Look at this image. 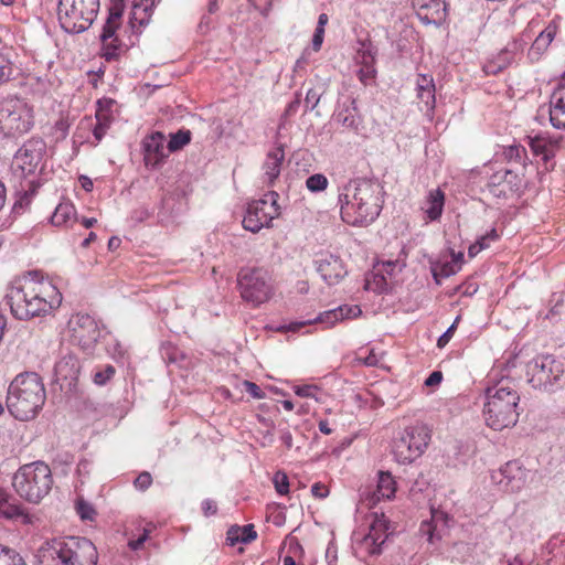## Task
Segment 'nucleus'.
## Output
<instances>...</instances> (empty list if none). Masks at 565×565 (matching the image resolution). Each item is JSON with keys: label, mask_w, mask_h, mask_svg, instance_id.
I'll list each match as a JSON object with an SVG mask.
<instances>
[{"label": "nucleus", "mask_w": 565, "mask_h": 565, "mask_svg": "<svg viewBox=\"0 0 565 565\" xmlns=\"http://www.w3.org/2000/svg\"><path fill=\"white\" fill-rule=\"evenodd\" d=\"M7 301L13 317L30 320L57 309L62 303V294L51 280L34 270L23 278L20 286L9 290Z\"/></svg>", "instance_id": "1"}, {"label": "nucleus", "mask_w": 565, "mask_h": 565, "mask_svg": "<svg viewBox=\"0 0 565 565\" xmlns=\"http://www.w3.org/2000/svg\"><path fill=\"white\" fill-rule=\"evenodd\" d=\"M384 190L376 180H351L339 195L342 220L353 226L367 225L381 213Z\"/></svg>", "instance_id": "2"}, {"label": "nucleus", "mask_w": 565, "mask_h": 565, "mask_svg": "<svg viewBox=\"0 0 565 565\" xmlns=\"http://www.w3.org/2000/svg\"><path fill=\"white\" fill-rule=\"evenodd\" d=\"M46 394L41 377L33 372L17 375L7 392L8 412L19 420L35 417L45 403Z\"/></svg>", "instance_id": "3"}, {"label": "nucleus", "mask_w": 565, "mask_h": 565, "mask_svg": "<svg viewBox=\"0 0 565 565\" xmlns=\"http://www.w3.org/2000/svg\"><path fill=\"white\" fill-rule=\"evenodd\" d=\"M38 559L40 565H96L98 553L86 537L64 536L43 543Z\"/></svg>", "instance_id": "4"}, {"label": "nucleus", "mask_w": 565, "mask_h": 565, "mask_svg": "<svg viewBox=\"0 0 565 565\" xmlns=\"http://www.w3.org/2000/svg\"><path fill=\"white\" fill-rule=\"evenodd\" d=\"M520 395L515 385L502 380L486 390L483 417L493 430H502L514 426L519 419Z\"/></svg>", "instance_id": "5"}, {"label": "nucleus", "mask_w": 565, "mask_h": 565, "mask_svg": "<svg viewBox=\"0 0 565 565\" xmlns=\"http://www.w3.org/2000/svg\"><path fill=\"white\" fill-rule=\"evenodd\" d=\"M53 483L51 468L41 460L21 466L12 478L18 495L33 504L40 503L51 492Z\"/></svg>", "instance_id": "6"}, {"label": "nucleus", "mask_w": 565, "mask_h": 565, "mask_svg": "<svg viewBox=\"0 0 565 565\" xmlns=\"http://www.w3.org/2000/svg\"><path fill=\"white\" fill-rule=\"evenodd\" d=\"M526 374L533 388L555 392L565 383V363L552 354L537 355L527 363Z\"/></svg>", "instance_id": "7"}, {"label": "nucleus", "mask_w": 565, "mask_h": 565, "mask_svg": "<svg viewBox=\"0 0 565 565\" xmlns=\"http://www.w3.org/2000/svg\"><path fill=\"white\" fill-rule=\"evenodd\" d=\"M98 10L99 0H60L58 22L65 32L78 34L93 24Z\"/></svg>", "instance_id": "8"}, {"label": "nucleus", "mask_w": 565, "mask_h": 565, "mask_svg": "<svg viewBox=\"0 0 565 565\" xmlns=\"http://www.w3.org/2000/svg\"><path fill=\"white\" fill-rule=\"evenodd\" d=\"M238 287L244 300L259 306L270 299L274 292L271 277L264 268H245L238 274Z\"/></svg>", "instance_id": "9"}, {"label": "nucleus", "mask_w": 565, "mask_h": 565, "mask_svg": "<svg viewBox=\"0 0 565 565\" xmlns=\"http://www.w3.org/2000/svg\"><path fill=\"white\" fill-rule=\"evenodd\" d=\"M430 434L425 425L406 427L393 441V455L399 463H411L420 457L428 446Z\"/></svg>", "instance_id": "10"}, {"label": "nucleus", "mask_w": 565, "mask_h": 565, "mask_svg": "<svg viewBox=\"0 0 565 565\" xmlns=\"http://www.w3.org/2000/svg\"><path fill=\"white\" fill-rule=\"evenodd\" d=\"M278 199L279 194L276 191H269L264 198L250 202L243 220L244 228L257 233L263 227H268L271 221L280 215Z\"/></svg>", "instance_id": "11"}, {"label": "nucleus", "mask_w": 565, "mask_h": 565, "mask_svg": "<svg viewBox=\"0 0 565 565\" xmlns=\"http://www.w3.org/2000/svg\"><path fill=\"white\" fill-rule=\"evenodd\" d=\"M45 153V141L42 138H31L15 152L12 167L21 177L33 175L40 169Z\"/></svg>", "instance_id": "12"}, {"label": "nucleus", "mask_w": 565, "mask_h": 565, "mask_svg": "<svg viewBox=\"0 0 565 565\" xmlns=\"http://www.w3.org/2000/svg\"><path fill=\"white\" fill-rule=\"evenodd\" d=\"M68 330L72 343L87 353L92 352L100 338L98 323L86 313L73 315L68 320Z\"/></svg>", "instance_id": "13"}, {"label": "nucleus", "mask_w": 565, "mask_h": 565, "mask_svg": "<svg viewBox=\"0 0 565 565\" xmlns=\"http://www.w3.org/2000/svg\"><path fill=\"white\" fill-rule=\"evenodd\" d=\"M361 312L362 311L359 306L344 305L335 309L327 310L312 320L291 322L288 326L280 327L278 330L296 332L302 327L311 323H323L327 328H330L345 318H355L360 316Z\"/></svg>", "instance_id": "14"}, {"label": "nucleus", "mask_w": 565, "mask_h": 565, "mask_svg": "<svg viewBox=\"0 0 565 565\" xmlns=\"http://www.w3.org/2000/svg\"><path fill=\"white\" fill-rule=\"evenodd\" d=\"M525 470L515 460L507 462L498 471H493L491 475L492 481L498 483L502 490L508 492L520 491L525 483Z\"/></svg>", "instance_id": "15"}, {"label": "nucleus", "mask_w": 565, "mask_h": 565, "mask_svg": "<svg viewBox=\"0 0 565 565\" xmlns=\"http://www.w3.org/2000/svg\"><path fill=\"white\" fill-rule=\"evenodd\" d=\"M490 192L497 198H508L523 186V178L510 169L495 171L489 179Z\"/></svg>", "instance_id": "16"}, {"label": "nucleus", "mask_w": 565, "mask_h": 565, "mask_svg": "<svg viewBox=\"0 0 565 565\" xmlns=\"http://www.w3.org/2000/svg\"><path fill=\"white\" fill-rule=\"evenodd\" d=\"M120 19L121 11L111 8L99 35L103 43L104 56L107 61L116 58L119 54L120 49L118 38L116 36V30L120 24Z\"/></svg>", "instance_id": "17"}, {"label": "nucleus", "mask_w": 565, "mask_h": 565, "mask_svg": "<svg viewBox=\"0 0 565 565\" xmlns=\"http://www.w3.org/2000/svg\"><path fill=\"white\" fill-rule=\"evenodd\" d=\"M166 137L160 131L146 136L142 140L143 160L147 167L158 168L168 157Z\"/></svg>", "instance_id": "18"}, {"label": "nucleus", "mask_w": 565, "mask_h": 565, "mask_svg": "<svg viewBox=\"0 0 565 565\" xmlns=\"http://www.w3.org/2000/svg\"><path fill=\"white\" fill-rule=\"evenodd\" d=\"M316 267L321 278L328 285L338 284L347 275V270L340 257L332 254L321 255L316 260Z\"/></svg>", "instance_id": "19"}, {"label": "nucleus", "mask_w": 565, "mask_h": 565, "mask_svg": "<svg viewBox=\"0 0 565 565\" xmlns=\"http://www.w3.org/2000/svg\"><path fill=\"white\" fill-rule=\"evenodd\" d=\"M418 18L426 24L440 23L446 17L445 0H412Z\"/></svg>", "instance_id": "20"}, {"label": "nucleus", "mask_w": 565, "mask_h": 565, "mask_svg": "<svg viewBox=\"0 0 565 565\" xmlns=\"http://www.w3.org/2000/svg\"><path fill=\"white\" fill-rule=\"evenodd\" d=\"M558 30V21L553 19L539 32L527 53L531 61H539L541 58L554 41Z\"/></svg>", "instance_id": "21"}, {"label": "nucleus", "mask_w": 565, "mask_h": 565, "mask_svg": "<svg viewBox=\"0 0 565 565\" xmlns=\"http://www.w3.org/2000/svg\"><path fill=\"white\" fill-rule=\"evenodd\" d=\"M386 530L387 527L384 520L376 519L372 523L370 532L362 541V545L367 550L369 554L379 555L382 553V546L388 537Z\"/></svg>", "instance_id": "22"}, {"label": "nucleus", "mask_w": 565, "mask_h": 565, "mask_svg": "<svg viewBox=\"0 0 565 565\" xmlns=\"http://www.w3.org/2000/svg\"><path fill=\"white\" fill-rule=\"evenodd\" d=\"M550 121L556 129H565V82L558 84L550 98Z\"/></svg>", "instance_id": "23"}, {"label": "nucleus", "mask_w": 565, "mask_h": 565, "mask_svg": "<svg viewBox=\"0 0 565 565\" xmlns=\"http://www.w3.org/2000/svg\"><path fill=\"white\" fill-rule=\"evenodd\" d=\"M436 87L431 75L419 74L416 79V95L424 104L427 114H431L436 105Z\"/></svg>", "instance_id": "24"}, {"label": "nucleus", "mask_w": 565, "mask_h": 565, "mask_svg": "<svg viewBox=\"0 0 565 565\" xmlns=\"http://www.w3.org/2000/svg\"><path fill=\"white\" fill-rule=\"evenodd\" d=\"M335 121L343 128L355 134L359 132L362 125V120L359 116L355 100L352 99L349 105L343 106L339 109L334 117Z\"/></svg>", "instance_id": "25"}, {"label": "nucleus", "mask_w": 565, "mask_h": 565, "mask_svg": "<svg viewBox=\"0 0 565 565\" xmlns=\"http://www.w3.org/2000/svg\"><path fill=\"white\" fill-rule=\"evenodd\" d=\"M284 160L285 151L282 147H277L267 153L263 169L269 185H271L274 181L279 177Z\"/></svg>", "instance_id": "26"}, {"label": "nucleus", "mask_w": 565, "mask_h": 565, "mask_svg": "<svg viewBox=\"0 0 565 565\" xmlns=\"http://www.w3.org/2000/svg\"><path fill=\"white\" fill-rule=\"evenodd\" d=\"M257 537V532L254 529L253 524H247L244 526L234 525L231 526L227 531L226 540L231 546H234L236 543H250Z\"/></svg>", "instance_id": "27"}, {"label": "nucleus", "mask_w": 565, "mask_h": 565, "mask_svg": "<svg viewBox=\"0 0 565 565\" xmlns=\"http://www.w3.org/2000/svg\"><path fill=\"white\" fill-rule=\"evenodd\" d=\"M445 202V195L441 190L437 189L429 192L426 200L425 212L431 221L437 220L441 213Z\"/></svg>", "instance_id": "28"}, {"label": "nucleus", "mask_w": 565, "mask_h": 565, "mask_svg": "<svg viewBox=\"0 0 565 565\" xmlns=\"http://www.w3.org/2000/svg\"><path fill=\"white\" fill-rule=\"evenodd\" d=\"M530 147L536 156H542L544 161H548L555 156L557 142H553L543 137H535L530 139Z\"/></svg>", "instance_id": "29"}, {"label": "nucleus", "mask_w": 565, "mask_h": 565, "mask_svg": "<svg viewBox=\"0 0 565 565\" xmlns=\"http://www.w3.org/2000/svg\"><path fill=\"white\" fill-rule=\"evenodd\" d=\"M396 491V482L390 472L381 471L379 473L377 488L374 495L377 499H392Z\"/></svg>", "instance_id": "30"}, {"label": "nucleus", "mask_w": 565, "mask_h": 565, "mask_svg": "<svg viewBox=\"0 0 565 565\" xmlns=\"http://www.w3.org/2000/svg\"><path fill=\"white\" fill-rule=\"evenodd\" d=\"M102 102H98V109L96 110V125L93 129V135L96 140L100 141L106 135L107 129L111 122V116L108 110L102 108Z\"/></svg>", "instance_id": "31"}, {"label": "nucleus", "mask_w": 565, "mask_h": 565, "mask_svg": "<svg viewBox=\"0 0 565 565\" xmlns=\"http://www.w3.org/2000/svg\"><path fill=\"white\" fill-rule=\"evenodd\" d=\"M74 216V205L70 202H62L55 207L51 222L54 226H62L66 225Z\"/></svg>", "instance_id": "32"}, {"label": "nucleus", "mask_w": 565, "mask_h": 565, "mask_svg": "<svg viewBox=\"0 0 565 565\" xmlns=\"http://www.w3.org/2000/svg\"><path fill=\"white\" fill-rule=\"evenodd\" d=\"M377 49L371 42H361L355 60L361 66H375Z\"/></svg>", "instance_id": "33"}, {"label": "nucleus", "mask_w": 565, "mask_h": 565, "mask_svg": "<svg viewBox=\"0 0 565 565\" xmlns=\"http://www.w3.org/2000/svg\"><path fill=\"white\" fill-rule=\"evenodd\" d=\"M523 43L519 41H514L507 49L502 50L494 60L501 65L504 70L507 68L513 61L515 53L522 51Z\"/></svg>", "instance_id": "34"}, {"label": "nucleus", "mask_w": 565, "mask_h": 565, "mask_svg": "<svg viewBox=\"0 0 565 565\" xmlns=\"http://www.w3.org/2000/svg\"><path fill=\"white\" fill-rule=\"evenodd\" d=\"M191 141V131L186 129H181L174 134L170 135V140L168 142V152H174L182 149L185 145Z\"/></svg>", "instance_id": "35"}, {"label": "nucleus", "mask_w": 565, "mask_h": 565, "mask_svg": "<svg viewBox=\"0 0 565 565\" xmlns=\"http://www.w3.org/2000/svg\"><path fill=\"white\" fill-rule=\"evenodd\" d=\"M160 354L162 360L168 363H178L184 358L183 353L172 343H163L160 348Z\"/></svg>", "instance_id": "36"}, {"label": "nucleus", "mask_w": 565, "mask_h": 565, "mask_svg": "<svg viewBox=\"0 0 565 565\" xmlns=\"http://www.w3.org/2000/svg\"><path fill=\"white\" fill-rule=\"evenodd\" d=\"M0 565H25V563L14 550L0 545Z\"/></svg>", "instance_id": "37"}, {"label": "nucleus", "mask_w": 565, "mask_h": 565, "mask_svg": "<svg viewBox=\"0 0 565 565\" xmlns=\"http://www.w3.org/2000/svg\"><path fill=\"white\" fill-rule=\"evenodd\" d=\"M460 269V265L457 262L445 263L440 266L433 268V275L436 281L439 284V278H447L455 275Z\"/></svg>", "instance_id": "38"}, {"label": "nucleus", "mask_w": 565, "mask_h": 565, "mask_svg": "<svg viewBox=\"0 0 565 565\" xmlns=\"http://www.w3.org/2000/svg\"><path fill=\"white\" fill-rule=\"evenodd\" d=\"M328 183L329 182L327 177L322 173L312 174L306 181L307 189L311 192H320L326 190Z\"/></svg>", "instance_id": "39"}, {"label": "nucleus", "mask_w": 565, "mask_h": 565, "mask_svg": "<svg viewBox=\"0 0 565 565\" xmlns=\"http://www.w3.org/2000/svg\"><path fill=\"white\" fill-rule=\"evenodd\" d=\"M0 513L7 519H13L23 515L24 511L20 505L7 504V499L4 494L3 499L0 500Z\"/></svg>", "instance_id": "40"}, {"label": "nucleus", "mask_w": 565, "mask_h": 565, "mask_svg": "<svg viewBox=\"0 0 565 565\" xmlns=\"http://www.w3.org/2000/svg\"><path fill=\"white\" fill-rule=\"evenodd\" d=\"M115 367L108 364L103 369L95 371L93 382L96 385H105L115 375Z\"/></svg>", "instance_id": "41"}, {"label": "nucleus", "mask_w": 565, "mask_h": 565, "mask_svg": "<svg viewBox=\"0 0 565 565\" xmlns=\"http://www.w3.org/2000/svg\"><path fill=\"white\" fill-rule=\"evenodd\" d=\"M76 511L82 520H93L96 515V511L92 504L83 499L76 501Z\"/></svg>", "instance_id": "42"}, {"label": "nucleus", "mask_w": 565, "mask_h": 565, "mask_svg": "<svg viewBox=\"0 0 565 565\" xmlns=\"http://www.w3.org/2000/svg\"><path fill=\"white\" fill-rule=\"evenodd\" d=\"M273 481L275 484V489L279 494L284 495V494L288 493L289 481H288V477L285 472L277 471L274 476Z\"/></svg>", "instance_id": "43"}, {"label": "nucleus", "mask_w": 565, "mask_h": 565, "mask_svg": "<svg viewBox=\"0 0 565 565\" xmlns=\"http://www.w3.org/2000/svg\"><path fill=\"white\" fill-rule=\"evenodd\" d=\"M320 390L316 385H298L295 387V394L300 397L315 398L318 401Z\"/></svg>", "instance_id": "44"}, {"label": "nucleus", "mask_w": 565, "mask_h": 565, "mask_svg": "<svg viewBox=\"0 0 565 565\" xmlns=\"http://www.w3.org/2000/svg\"><path fill=\"white\" fill-rule=\"evenodd\" d=\"M504 156L510 161L521 162L525 156V149L522 146H510L504 150Z\"/></svg>", "instance_id": "45"}, {"label": "nucleus", "mask_w": 565, "mask_h": 565, "mask_svg": "<svg viewBox=\"0 0 565 565\" xmlns=\"http://www.w3.org/2000/svg\"><path fill=\"white\" fill-rule=\"evenodd\" d=\"M402 267L403 265L398 260H387L381 265H376L375 269H381L382 274L388 278H392L395 275L396 268H398V271H401Z\"/></svg>", "instance_id": "46"}, {"label": "nucleus", "mask_w": 565, "mask_h": 565, "mask_svg": "<svg viewBox=\"0 0 565 565\" xmlns=\"http://www.w3.org/2000/svg\"><path fill=\"white\" fill-rule=\"evenodd\" d=\"M376 76L375 66H361L358 71V77L363 85H369Z\"/></svg>", "instance_id": "47"}, {"label": "nucleus", "mask_w": 565, "mask_h": 565, "mask_svg": "<svg viewBox=\"0 0 565 565\" xmlns=\"http://www.w3.org/2000/svg\"><path fill=\"white\" fill-rule=\"evenodd\" d=\"M320 97L321 94L317 89L310 88L305 98L306 110H313L319 104Z\"/></svg>", "instance_id": "48"}, {"label": "nucleus", "mask_w": 565, "mask_h": 565, "mask_svg": "<svg viewBox=\"0 0 565 565\" xmlns=\"http://www.w3.org/2000/svg\"><path fill=\"white\" fill-rule=\"evenodd\" d=\"M152 483V477L148 471L141 472L136 479H135V487L141 491L147 490Z\"/></svg>", "instance_id": "49"}, {"label": "nucleus", "mask_w": 565, "mask_h": 565, "mask_svg": "<svg viewBox=\"0 0 565 565\" xmlns=\"http://www.w3.org/2000/svg\"><path fill=\"white\" fill-rule=\"evenodd\" d=\"M374 275H373V278H374V284H375V290H377L379 292H383L386 290L387 286H388V281H387V277L382 274V270L381 269H375L374 268Z\"/></svg>", "instance_id": "50"}, {"label": "nucleus", "mask_w": 565, "mask_h": 565, "mask_svg": "<svg viewBox=\"0 0 565 565\" xmlns=\"http://www.w3.org/2000/svg\"><path fill=\"white\" fill-rule=\"evenodd\" d=\"M459 317L456 318V320L454 321V323L438 338L437 340V345L438 348H444L448 344V342L450 341L455 330H456V326H457V322L459 321Z\"/></svg>", "instance_id": "51"}, {"label": "nucleus", "mask_w": 565, "mask_h": 565, "mask_svg": "<svg viewBox=\"0 0 565 565\" xmlns=\"http://www.w3.org/2000/svg\"><path fill=\"white\" fill-rule=\"evenodd\" d=\"M243 384L246 393H248L254 398L260 399L265 396L264 392L257 384L249 381H245Z\"/></svg>", "instance_id": "52"}, {"label": "nucleus", "mask_w": 565, "mask_h": 565, "mask_svg": "<svg viewBox=\"0 0 565 565\" xmlns=\"http://www.w3.org/2000/svg\"><path fill=\"white\" fill-rule=\"evenodd\" d=\"M10 73V62L2 53H0V82L9 79Z\"/></svg>", "instance_id": "53"}, {"label": "nucleus", "mask_w": 565, "mask_h": 565, "mask_svg": "<svg viewBox=\"0 0 565 565\" xmlns=\"http://www.w3.org/2000/svg\"><path fill=\"white\" fill-rule=\"evenodd\" d=\"M502 71H503V68L501 67V65L494 58L489 60L483 65V72L487 75H495V74H498V73H500Z\"/></svg>", "instance_id": "54"}, {"label": "nucleus", "mask_w": 565, "mask_h": 565, "mask_svg": "<svg viewBox=\"0 0 565 565\" xmlns=\"http://www.w3.org/2000/svg\"><path fill=\"white\" fill-rule=\"evenodd\" d=\"M311 493L318 499H324L329 494V489L324 484L317 482L312 484Z\"/></svg>", "instance_id": "55"}, {"label": "nucleus", "mask_w": 565, "mask_h": 565, "mask_svg": "<svg viewBox=\"0 0 565 565\" xmlns=\"http://www.w3.org/2000/svg\"><path fill=\"white\" fill-rule=\"evenodd\" d=\"M443 381V373L440 371H434L425 380V385L428 387L437 386Z\"/></svg>", "instance_id": "56"}, {"label": "nucleus", "mask_w": 565, "mask_h": 565, "mask_svg": "<svg viewBox=\"0 0 565 565\" xmlns=\"http://www.w3.org/2000/svg\"><path fill=\"white\" fill-rule=\"evenodd\" d=\"M149 536V531L143 530V533L137 539L129 541L128 545L131 550L137 551L142 547L143 543L147 541Z\"/></svg>", "instance_id": "57"}, {"label": "nucleus", "mask_w": 565, "mask_h": 565, "mask_svg": "<svg viewBox=\"0 0 565 565\" xmlns=\"http://www.w3.org/2000/svg\"><path fill=\"white\" fill-rule=\"evenodd\" d=\"M324 36V30L317 29L315 30L313 38H312V49L313 51L318 52L321 49L322 42Z\"/></svg>", "instance_id": "58"}, {"label": "nucleus", "mask_w": 565, "mask_h": 565, "mask_svg": "<svg viewBox=\"0 0 565 565\" xmlns=\"http://www.w3.org/2000/svg\"><path fill=\"white\" fill-rule=\"evenodd\" d=\"M202 511L205 516L214 515L217 511L216 503L210 499L204 500L202 502Z\"/></svg>", "instance_id": "59"}, {"label": "nucleus", "mask_w": 565, "mask_h": 565, "mask_svg": "<svg viewBox=\"0 0 565 565\" xmlns=\"http://www.w3.org/2000/svg\"><path fill=\"white\" fill-rule=\"evenodd\" d=\"M363 363L367 366H375L379 363V358L373 351H371L369 355L363 359Z\"/></svg>", "instance_id": "60"}, {"label": "nucleus", "mask_w": 565, "mask_h": 565, "mask_svg": "<svg viewBox=\"0 0 565 565\" xmlns=\"http://www.w3.org/2000/svg\"><path fill=\"white\" fill-rule=\"evenodd\" d=\"M280 439L288 449L292 447V435L289 430H284Z\"/></svg>", "instance_id": "61"}, {"label": "nucleus", "mask_w": 565, "mask_h": 565, "mask_svg": "<svg viewBox=\"0 0 565 565\" xmlns=\"http://www.w3.org/2000/svg\"><path fill=\"white\" fill-rule=\"evenodd\" d=\"M482 250V245H478L477 243L472 244L468 248V256L473 258Z\"/></svg>", "instance_id": "62"}, {"label": "nucleus", "mask_w": 565, "mask_h": 565, "mask_svg": "<svg viewBox=\"0 0 565 565\" xmlns=\"http://www.w3.org/2000/svg\"><path fill=\"white\" fill-rule=\"evenodd\" d=\"M319 430L324 435L332 434V428L329 426V423L327 420H320L319 422Z\"/></svg>", "instance_id": "63"}, {"label": "nucleus", "mask_w": 565, "mask_h": 565, "mask_svg": "<svg viewBox=\"0 0 565 565\" xmlns=\"http://www.w3.org/2000/svg\"><path fill=\"white\" fill-rule=\"evenodd\" d=\"M120 243H121L120 238L113 236L108 241V248L110 250L117 249L120 246Z\"/></svg>", "instance_id": "64"}]
</instances>
